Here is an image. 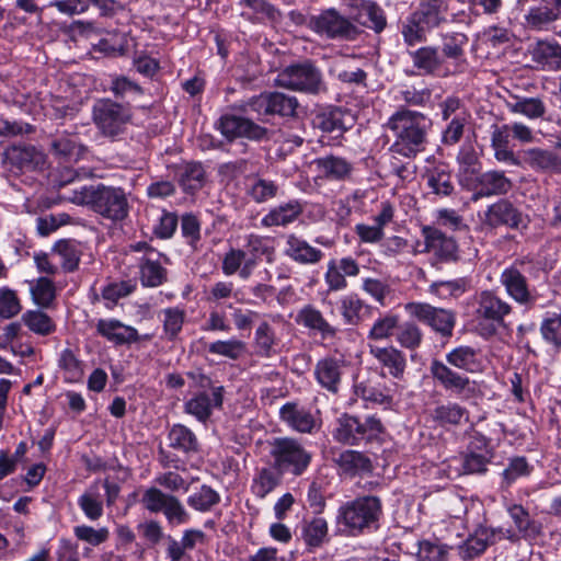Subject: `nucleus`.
Returning a JSON list of instances; mask_svg holds the SVG:
<instances>
[{
    "instance_id": "nucleus-41",
    "label": "nucleus",
    "mask_w": 561,
    "mask_h": 561,
    "mask_svg": "<svg viewBox=\"0 0 561 561\" xmlns=\"http://www.w3.org/2000/svg\"><path fill=\"white\" fill-rule=\"evenodd\" d=\"M508 514L513 519L518 534L517 540L522 537L525 539H535L541 533V525L529 517L528 512L522 506L514 504L508 507Z\"/></svg>"
},
{
    "instance_id": "nucleus-46",
    "label": "nucleus",
    "mask_w": 561,
    "mask_h": 561,
    "mask_svg": "<svg viewBox=\"0 0 561 561\" xmlns=\"http://www.w3.org/2000/svg\"><path fill=\"white\" fill-rule=\"evenodd\" d=\"M255 352L261 357H271L275 353V346L277 345V337L272 325L262 321L254 333L253 342Z\"/></svg>"
},
{
    "instance_id": "nucleus-54",
    "label": "nucleus",
    "mask_w": 561,
    "mask_h": 561,
    "mask_svg": "<svg viewBox=\"0 0 561 561\" xmlns=\"http://www.w3.org/2000/svg\"><path fill=\"white\" fill-rule=\"evenodd\" d=\"M208 353L236 360L245 352V343L237 339L218 340L207 346Z\"/></svg>"
},
{
    "instance_id": "nucleus-29",
    "label": "nucleus",
    "mask_w": 561,
    "mask_h": 561,
    "mask_svg": "<svg viewBox=\"0 0 561 561\" xmlns=\"http://www.w3.org/2000/svg\"><path fill=\"white\" fill-rule=\"evenodd\" d=\"M353 19L363 26L380 32L386 26V19L380 7L369 0H351Z\"/></svg>"
},
{
    "instance_id": "nucleus-10",
    "label": "nucleus",
    "mask_w": 561,
    "mask_h": 561,
    "mask_svg": "<svg viewBox=\"0 0 561 561\" xmlns=\"http://www.w3.org/2000/svg\"><path fill=\"white\" fill-rule=\"evenodd\" d=\"M407 312L419 321L431 327L443 336H450L456 324L454 311L437 308L426 302H409L405 305Z\"/></svg>"
},
{
    "instance_id": "nucleus-33",
    "label": "nucleus",
    "mask_w": 561,
    "mask_h": 561,
    "mask_svg": "<svg viewBox=\"0 0 561 561\" xmlns=\"http://www.w3.org/2000/svg\"><path fill=\"white\" fill-rule=\"evenodd\" d=\"M525 24L533 31H549L559 19V12L546 0L530 5L524 16Z\"/></svg>"
},
{
    "instance_id": "nucleus-61",
    "label": "nucleus",
    "mask_w": 561,
    "mask_h": 561,
    "mask_svg": "<svg viewBox=\"0 0 561 561\" xmlns=\"http://www.w3.org/2000/svg\"><path fill=\"white\" fill-rule=\"evenodd\" d=\"M245 262L247 257L243 250L231 248L222 257L221 271L226 276L238 274L242 279V270L244 268Z\"/></svg>"
},
{
    "instance_id": "nucleus-12",
    "label": "nucleus",
    "mask_w": 561,
    "mask_h": 561,
    "mask_svg": "<svg viewBox=\"0 0 561 561\" xmlns=\"http://www.w3.org/2000/svg\"><path fill=\"white\" fill-rule=\"evenodd\" d=\"M309 27L330 38L352 39L357 34L356 26L335 9H328L322 11L319 15L310 16Z\"/></svg>"
},
{
    "instance_id": "nucleus-36",
    "label": "nucleus",
    "mask_w": 561,
    "mask_h": 561,
    "mask_svg": "<svg viewBox=\"0 0 561 561\" xmlns=\"http://www.w3.org/2000/svg\"><path fill=\"white\" fill-rule=\"evenodd\" d=\"M345 118L346 114L341 108H327L317 113L312 123L316 128L337 138L347 129Z\"/></svg>"
},
{
    "instance_id": "nucleus-51",
    "label": "nucleus",
    "mask_w": 561,
    "mask_h": 561,
    "mask_svg": "<svg viewBox=\"0 0 561 561\" xmlns=\"http://www.w3.org/2000/svg\"><path fill=\"white\" fill-rule=\"evenodd\" d=\"M78 505L90 520H98L103 515V503L99 484L94 483L78 499Z\"/></svg>"
},
{
    "instance_id": "nucleus-3",
    "label": "nucleus",
    "mask_w": 561,
    "mask_h": 561,
    "mask_svg": "<svg viewBox=\"0 0 561 561\" xmlns=\"http://www.w3.org/2000/svg\"><path fill=\"white\" fill-rule=\"evenodd\" d=\"M382 504L378 496L362 495L340 505L335 524L340 534L357 537L379 529Z\"/></svg>"
},
{
    "instance_id": "nucleus-14",
    "label": "nucleus",
    "mask_w": 561,
    "mask_h": 561,
    "mask_svg": "<svg viewBox=\"0 0 561 561\" xmlns=\"http://www.w3.org/2000/svg\"><path fill=\"white\" fill-rule=\"evenodd\" d=\"M465 184L473 192L471 197L473 202L484 197L505 195L513 186L512 181L504 174V172L496 170L483 173L478 171L472 176V180H469V182Z\"/></svg>"
},
{
    "instance_id": "nucleus-38",
    "label": "nucleus",
    "mask_w": 561,
    "mask_h": 561,
    "mask_svg": "<svg viewBox=\"0 0 561 561\" xmlns=\"http://www.w3.org/2000/svg\"><path fill=\"white\" fill-rule=\"evenodd\" d=\"M51 255L58 259L64 272L70 273L78 268L82 247L75 240H60L54 245Z\"/></svg>"
},
{
    "instance_id": "nucleus-11",
    "label": "nucleus",
    "mask_w": 561,
    "mask_h": 561,
    "mask_svg": "<svg viewBox=\"0 0 561 561\" xmlns=\"http://www.w3.org/2000/svg\"><path fill=\"white\" fill-rule=\"evenodd\" d=\"M508 539L517 541V536L511 529L479 527L458 547L461 559L471 560L485 551L488 546L496 540Z\"/></svg>"
},
{
    "instance_id": "nucleus-13",
    "label": "nucleus",
    "mask_w": 561,
    "mask_h": 561,
    "mask_svg": "<svg viewBox=\"0 0 561 561\" xmlns=\"http://www.w3.org/2000/svg\"><path fill=\"white\" fill-rule=\"evenodd\" d=\"M421 234L424 239V248H415L413 253H431L437 262H451L457 260L458 247L454 238L447 237L443 231L433 226H423Z\"/></svg>"
},
{
    "instance_id": "nucleus-32",
    "label": "nucleus",
    "mask_w": 561,
    "mask_h": 561,
    "mask_svg": "<svg viewBox=\"0 0 561 561\" xmlns=\"http://www.w3.org/2000/svg\"><path fill=\"white\" fill-rule=\"evenodd\" d=\"M304 207L300 202L293 199L273 207L262 219L261 225L265 228L287 226L302 214Z\"/></svg>"
},
{
    "instance_id": "nucleus-6",
    "label": "nucleus",
    "mask_w": 561,
    "mask_h": 561,
    "mask_svg": "<svg viewBox=\"0 0 561 561\" xmlns=\"http://www.w3.org/2000/svg\"><path fill=\"white\" fill-rule=\"evenodd\" d=\"M382 424L376 416H368L364 422L351 415H343L337 421L333 437L346 445H359L376 439L382 432Z\"/></svg>"
},
{
    "instance_id": "nucleus-42",
    "label": "nucleus",
    "mask_w": 561,
    "mask_h": 561,
    "mask_svg": "<svg viewBox=\"0 0 561 561\" xmlns=\"http://www.w3.org/2000/svg\"><path fill=\"white\" fill-rule=\"evenodd\" d=\"M54 154L65 158L68 161L78 160L85 148L78 141L76 135L68 133L57 134L50 142Z\"/></svg>"
},
{
    "instance_id": "nucleus-7",
    "label": "nucleus",
    "mask_w": 561,
    "mask_h": 561,
    "mask_svg": "<svg viewBox=\"0 0 561 561\" xmlns=\"http://www.w3.org/2000/svg\"><path fill=\"white\" fill-rule=\"evenodd\" d=\"M141 503L150 513H163L171 526L183 525L191 519L190 513L176 496L164 493L156 486L148 488L144 492Z\"/></svg>"
},
{
    "instance_id": "nucleus-27",
    "label": "nucleus",
    "mask_w": 561,
    "mask_h": 561,
    "mask_svg": "<svg viewBox=\"0 0 561 561\" xmlns=\"http://www.w3.org/2000/svg\"><path fill=\"white\" fill-rule=\"evenodd\" d=\"M492 457L493 454L488 447L485 437H474L468 447V453L463 456V473L472 474L485 472L486 466L491 461Z\"/></svg>"
},
{
    "instance_id": "nucleus-63",
    "label": "nucleus",
    "mask_w": 561,
    "mask_h": 561,
    "mask_svg": "<svg viewBox=\"0 0 561 561\" xmlns=\"http://www.w3.org/2000/svg\"><path fill=\"white\" fill-rule=\"evenodd\" d=\"M540 333L548 344L561 348V312L545 319L540 325Z\"/></svg>"
},
{
    "instance_id": "nucleus-9",
    "label": "nucleus",
    "mask_w": 561,
    "mask_h": 561,
    "mask_svg": "<svg viewBox=\"0 0 561 561\" xmlns=\"http://www.w3.org/2000/svg\"><path fill=\"white\" fill-rule=\"evenodd\" d=\"M130 250L141 253L139 261V278L145 287H158L167 280V270L162 266L165 256L148 242L140 241L130 245Z\"/></svg>"
},
{
    "instance_id": "nucleus-55",
    "label": "nucleus",
    "mask_w": 561,
    "mask_h": 561,
    "mask_svg": "<svg viewBox=\"0 0 561 561\" xmlns=\"http://www.w3.org/2000/svg\"><path fill=\"white\" fill-rule=\"evenodd\" d=\"M59 367L64 370L65 380L68 382H77L83 377V364L70 348L60 353Z\"/></svg>"
},
{
    "instance_id": "nucleus-28",
    "label": "nucleus",
    "mask_w": 561,
    "mask_h": 561,
    "mask_svg": "<svg viewBox=\"0 0 561 561\" xmlns=\"http://www.w3.org/2000/svg\"><path fill=\"white\" fill-rule=\"evenodd\" d=\"M222 392L224 387H215L210 393L201 392L185 403L184 410L199 422H206L213 409L222 405Z\"/></svg>"
},
{
    "instance_id": "nucleus-56",
    "label": "nucleus",
    "mask_w": 561,
    "mask_h": 561,
    "mask_svg": "<svg viewBox=\"0 0 561 561\" xmlns=\"http://www.w3.org/2000/svg\"><path fill=\"white\" fill-rule=\"evenodd\" d=\"M432 415L434 421L442 425H458L462 422V420L468 419L466 409L457 403L438 405L435 408Z\"/></svg>"
},
{
    "instance_id": "nucleus-2",
    "label": "nucleus",
    "mask_w": 561,
    "mask_h": 561,
    "mask_svg": "<svg viewBox=\"0 0 561 561\" xmlns=\"http://www.w3.org/2000/svg\"><path fill=\"white\" fill-rule=\"evenodd\" d=\"M62 197L75 205L88 206L94 213L112 221L125 219L129 210L125 191L116 186L82 185L68 190Z\"/></svg>"
},
{
    "instance_id": "nucleus-39",
    "label": "nucleus",
    "mask_w": 561,
    "mask_h": 561,
    "mask_svg": "<svg viewBox=\"0 0 561 561\" xmlns=\"http://www.w3.org/2000/svg\"><path fill=\"white\" fill-rule=\"evenodd\" d=\"M297 322L319 332L322 339H331L336 334V329L324 319L320 310L311 305H307L299 310Z\"/></svg>"
},
{
    "instance_id": "nucleus-62",
    "label": "nucleus",
    "mask_w": 561,
    "mask_h": 561,
    "mask_svg": "<svg viewBox=\"0 0 561 561\" xmlns=\"http://www.w3.org/2000/svg\"><path fill=\"white\" fill-rule=\"evenodd\" d=\"M31 294L36 305L48 307L55 299V286L50 279L39 277L36 283L31 286Z\"/></svg>"
},
{
    "instance_id": "nucleus-58",
    "label": "nucleus",
    "mask_w": 561,
    "mask_h": 561,
    "mask_svg": "<svg viewBox=\"0 0 561 561\" xmlns=\"http://www.w3.org/2000/svg\"><path fill=\"white\" fill-rule=\"evenodd\" d=\"M205 180V172L199 163H187L180 173V184L186 192L199 190Z\"/></svg>"
},
{
    "instance_id": "nucleus-40",
    "label": "nucleus",
    "mask_w": 561,
    "mask_h": 561,
    "mask_svg": "<svg viewBox=\"0 0 561 561\" xmlns=\"http://www.w3.org/2000/svg\"><path fill=\"white\" fill-rule=\"evenodd\" d=\"M525 161L534 170L561 173V158L554 152L531 148L525 151Z\"/></svg>"
},
{
    "instance_id": "nucleus-16",
    "label": "nucleus",
    "mask_w": 561,
    "mask_h": 561,
    "mask_svg": "<svg viewBox=\"0 0 561 561\" xmlns=\"http://www.w3.org/2000/svg\"><path fill=\"white\" fill-rule=\"evenodd\" d=\"M217 128L228 140L236 138L261 140L267 133L266 128L255 124L251 119L232 114L222 115L217 123Z\"/></svg>"
},
{
    "instance_id": "nucleus-60",
    "label": "nucleus",
    "mask_w": 561,
    "mask_h": 561,
    "mask_svg": "<svg viewBox=\"0 0 561 561\" xmlns=\"http://www.w3.org/2000/svg\"><path fill=\"white\" fill-rule=\"evenodd\" d=\"M336 462L346 471H368L370 460L359 451L345 450L339 455Z\"/></svg>"
},
{
    "instance_id": "nucleus-50",
    "label": "nucleus",
    "mask_w": 561,
    "mask_h": 561,
    "mask_svg": "<svg viewBox=\"0 0 561 561\" xmlns=\"http://www.w3.org/2000/svg\"><path fill=\"white\" fill-rule=\"evenodd\" d=\"M159 318L163 324L165 339L174 341L182 331L185 321V311L178 307H170L161 310Z\"/></svg>"
},
{
    "instance_id": "nucleus-43",
    "label": "nucleus",
    "mask_w": 561,
    "mask_h": 561,
    "mask_svg": "<svg viewBox=\"0 0 561 561\" xmlns=\"http://www.w3.org/2000/svg\"><path fill=\"white\" fill-rule=\"evenodd\" d=\"M449 365L469 373L481 370V362L478 359V351L471 346L462 345L446 354Z\"/></svg>"
},
{
    "instance_id": "nucleus-48",
    "label": "nucleus",
    "mask_w": 561,
    "mask_h": 561,
    "mask_svg": "<svg viewBox=\"0 0 561 561\" xmlns=\"http://www.w3.org/2000/svg\"><path fill=\"white\" fill-rule=\"evenodd\" d=\"M328 523L322 517H313L302 526L301 536L305 543L313 549L319 548L328 540Z\"/></svg>"
},
{
    "instance_id": "nucleus-15",
    "label": "nucleus",
    "mask_w": 561,
    "mask_h": 561,
    "mask_svg": "<svg viewBox=\"0 0 561 561\" xmlns=\"http://www.w3.org/2000/svg\"><path fill=\"white\" fill-rule=\"evenodd\" d=\"M414 68L417 69L419 75L434 76L445 78L456 73L458 65L455 64L451 68L444 59L437 47L424 46L410 53Z\"/></svg>"
},
{
    "instance_id": "nucleus-45",
    "label": "nucleus",
    "mask_w": 561,
    "mask_h": 561,
    "mask_svg": "<svg viewBox=\"0 0 561 561\" xmlns=\"http://www.w3.org/2000/svg\"><path fill=\"white\" fill-rule=\"evenodd\" d=\"M459 176L461 182L467 183L480 171L479 156L471 144H463L457 154Z\"/></svg>"
},
{
    "instance_id": "nucleus-47",
    "label": "nucleus",
    "mask_w": 561,
    "mask_h": 561,
    "mask_svg": "<svg viewBox=\"0 0 561 561\" xmlns=\"http://www.w3.org/2000/svg\"><path fill=\"white\" fill-rule=\"evenodd\" d=\"M468 280L463 277H460L450 280L433 282L428 286L427 293L439 299H450L460 297L468 290Z\"/></svg>"
},
{
    "instance_id": "nucleus-5",
    "label": "nucleus",
    "mask_w": 561,
    "mask_h": 561,
    "mask_svg": "<svg viewBox=\"0 0 561 561\" xmlns=\"http://www.w3.org/2000/svg\"><path fill=\"white\" fill-rule=\"evenodd\" d=\"M93 122L104 136L116 137L124 133L131 119L130 108L110 99H102L93 105Z\"/></svg>"
},
{
    "instance_id": "nucleus-30",
    "label": "nucleus",
    "mask_w": 561,
    "mask_h": 561,
    "mask_svg": "<svg viewBox=\"0 0 561 561\" xmlns=\"http://www.w3.org/2000/svg\"><path fill=\"white\" fill-rule=\"evenodd\" d=\"M280 419L299 433L311 434L318 427L312 413L296 403H286L279 410Z\"/></svg>"
},
{
    "instance_id": "nucleus-34",
    "label": "nucleus",
    "mask_w": 561,
    "mask_h": 561,
    "mask_svg": "<svg viewBox=\"0 0 561 561\" xmlns=\"http://www.w3.org/2000/svg\"><path fill=\"white\" fill-rule=\"evenodd\" d=\"M285 254L299 264H316L323 257V252L307 241L289 234L286 240Z\"/></svg>"
},
{
    "instance_id": "nucleus-64",
    "label": "nucleus",
    "mask_w": 561,
    "mask_h": 561,
    "mask_svg": "<svg viewBox=\"0 0 561 561\" xmlns=\"http://www.w3.org/2000/svg\"><path fill=\"white\" fill-rule=\"evenodd\" d=\"M21 302L13 289L8 287L0 288V317L11 319L21 311Z\"/></svg>"
},
{
    "instance_id": "nucleus-31",
    "label": "nucleus",
    "mask_w": 561,
    "mask_h": 561,
    "mask_svg": "<svg viewBox=\"0 0 561 561\" xmlns=\"http://www.w3.org/2000/svg\"><path fill=\"white\" fill-rule=\"evenodd\" d=\"M369 353L382 368L388 369L393 378H402L407 367V360L399 350L393 346L381 347L370 345Z\"/></svg>"
},
{
    "instance_id": "nucleus-25",
    "label": "nucleus",
    "mask_w": 561,
    "mask_h": 561,
    "mask_svg": "<svg viewBox=\"0 0 561 561\" xmlns=\"http://www.w3.org/2000/svg\"><path fill=\"white\" fill-rule=\"evenodd\" d=\"M345 359L340 356H327L319 359L314 366V378L317 382L329 392L336 393L340 389Z\"/></svg>"
},
{
    "instance_id": "nucleus-21",
    "label": "nucleus",
    "mask_w": 561,
    "mask_h": 561,
    "mask_svg": "<svg viewBox=\"0 0 561 561\" xmlns=\"http://www.w3.org/2000/svg\"><path fill=\"white\" fill-rule=\"evenodd\" d=\"M243 253L245 254L247 262L242 270V279H248L261 259L264 256L268 262L273 261L275 249L272 240L268 237L250 233L244 237Z\"/></svg>"
},
{
    "instance_id": "nucleus-18",
    "label": "nucleus",
    "mask_w": 561,
    "mask_h": 561,
    "mask_svg": "<svg viewBox=\"0 0 561 561\" xmlns=\"http://www.w3.org/2000/svg\"><path fill=\"white\" fill-rule=\"evenodd\" d=\"M433 378L447 391L469 397L476 391V382L439 360H433L430 367Z\"/></svg>"
},
{
    "instance_id": "nucleus-4",
    "label": "nucleus",
    "mask_w": 561,
    "mask_h": 561,
    "mask_svg": "<svg viewBox=\"0 0 561 561\" xmlns=\"http://www.w3.org/2000/svg\"><path fill=\"white\" fill-rule=\"evenodd\" d=\"M275 469L300 476L311 461V454L295 438L277 437L271 443L270 451Z\"/></svg>"
},
{
    "instance_id": "nucleus-35",
    "label": "nucleus",
    "mask_w": 561,
    "mask_h": 561,
    "mask_svg": "<svg viewBox=\"0 0 561 561\" xmlns=\"http://www.w3.org/2000/svg\"><path fill=\"white\" fill-rule=\"evenodd\" d=\"M505 105L510 113L523 115L533 121L542 118L547 112L546 104L540 98L512 95L505 101Z\"/></svg>"
},
{
    "instance_id": "nucleus-20",
    "label": "nucleus",
    "mask_w": 561,
    "mask_h": 561,
    "mask_svg": "<svg viewBox=\"0 0 561 561\" xmlns=\"http://www.w3.org/2000/svg\"><path fill=\"white\" fill-rule=\"evenodd\" d=\"M397 389V383L388 387L385 383L367 379L355 383L354 393L364 401L367 408L381 407L389 409L392 407L393 394Z\"/></svg>"
},
{
    "instance_id": "nucleus-44",
    "label": "nucleus",
    "mask_w": 561,
    "mask_h": 561,
    "mask_svg": "<svg viewBox=\"0 0 561 561\" xmlns=\"http://www.w3.org/2000/svg\"><path fill=\"white\" fill-rule=\"evenodd\" d=\"M282 474L283 472H279L275 467L260 469L252 481V493L260 499H264L280 484Z\"/></svg>"
},
{
    "instance_id": "nucleus-8",
    "label": "nucleus",
    "mask_w": 561,
    "mask_h": 561,
    "mask_svg": "<svg viewBox=\"0 0 561 561\" xmlns=\"http://www.w3.org/2000/svg\"><path fill=\"white\" fill-rule=\"evenodd\" d=\"M278 83L287 89L310 94L325 90L321 72L308 61L285 68L278 75Z\"/></svg>"
},
{
    "instance_id": "nucleus-59",
    "label": "nucleus",
    "mask_w": 561,
    "mask_h": 561,
    "mask_svg": "<svg viewBox=\"0 0 561 561\" xmlns=\"http://www.w3.org/2000/svg\"><path fill=\"white\" fill-rule=\"evenodd\" d=\"M271 115L294 116L298 106L295 96L280 92L270 93Z\"/></svg>"
},
{
    "instance_id": "nucleus-17",
    "label": "nucleus",
    "mask_w": 561,
    "mask_h": 561,
    "mask_svg": "<svg viewBox=\"0 0 561 561\" xmlns=\"http://www.w3.org/2000/svg\"><path fill=\"white\" fill-rule=\"evenodd\" d=\"M3 163L11 172L33 171L44 168L46 157L34 146H12L4 151Z\"/></svg>"
},
{
    "instance_id": "nucleus-24",
    "label": "nucleus",
    "mask_w": 561,
    "mask_h": 561,
    "mask_svg": "<svg viewBox=\"0 0 561 561\" xmlns=\"http://www.w3.org/2000/svg\"><path fill=\"white\" fill-rule=\"evenodd\" d=\"M482 222L489 228L505 226L517 229L523 222V216L512 202L502 198L486 208Z\"/></svg>"
},
{
    "instance_id": "nucleus-37",
    "label": "nucleus",
    "mask_w": 561,
    "mask_h": 561,
    "mask_svg": "<svg viewBox=\"0 0 561 561\" xmlns=\"http://www.w3.org/2000/svg\"><path fill=\"white\" fill-rule=\"evenodd\" d=\"M533 60L545 70L561 69V45L557 42L539 41L533 49Z\"/></svg>"
},
{
    "instance_id": "nucleus-49",
    "label": "nucleus",
    "mask_w": 561,
    "mask_h": 561,
    "mask_svg": "<svg viewBox=\"0 0 561 561\" xmlns=\"http://www.w3.org/2000/svg\"><path fill=\"white\" fill-rule=\"evenodd\" d=\"M170 446L183 453H194L198 449L195 434L185 425L174 424L169 433Z\"/></svg>"
},
{
    "instance_id": "nucleus-26",
    "label": "nucleus",
    "mask_w": 561,
    "mask_h": 561,
    "mask_svg": "<svg viewBox=\"0 0 561 561\" xmlns=\"http://www.w3.org/2000/svg\"><path fill=\"white\" fill-rule=\"evenodd\" d=\"M500 283L504 286L506 294L517 304L524 306L535 304L536 297L528 286L527 278L516 265L503 270Z\"/></svg>"
},
{
    "instance_id": "nucleus-57",
    "label": "nucleus",
    "mask_w": 561,
    "mask_h": 561,
    "mask_svg": "<svg viewBox=\"0 0 561 561\" xmlns=\"http://www.w3.org/2000/svg\"><path fill=\"white\" fill-rule=\"evenodd\" d=\"M278 185L266 179L256 178L248 186L249 196L256 203H265L277 195Z\"/></svg>"
},
{
    "instance_id": "nucleus-52",
    "label": "nucleus",
    "mask_w": 561,
    "mask_h": 561,
    "mask_svg": "<svg viewBox=\"0 0 561 561\" xmlns=\"http://www.w3.org/2000/svg\"><path fill=\"white\" fill-rule=\"evenodd\" d=\"M186 502L193 510L205 513L220 502V495L209 485L203 484L197 491L188 495Z\"/></svg>"
},
{
    "instance_id": "nucleus-22",
    "label": "nucleus",
    "mask_w": 561,
    "mask_h": 561,
    "mask_svg": "<svg viewBox=\"0 0 561 561\" xmlns=\"http://www.w3.org/2000/svg\"><path fill=\"white\" fill-rule=\"evenodd\" d=\"M317 178L328 182H343L352 179L354 163L334 154H325L313 160Z\"/></svg>"
},
{
    "instance_id": "nucleus-53",
    "label": "nucleus",
    "mask_w": 561,
    "mask_h": 561,
    "mask_svg": "<svg viewBox=\"0 0 561 561\" xmlns=\"http://www.w3.org/2000/svg\"><path fill=\"white\" fill-rule=\"evenodd\" d=\"M22 321L32 332L38 335H49L56 330L53 319L39 310L26 311L22 317Z\"/></svg>"
},
{
    "instance_id": "nucleus-19",
    "label": "nucleus",
    "mask_w": 561,
    "mask_h": 561,
    "mask_svg": "<svg viewBox=\"0 0 561 561\" xmlns=\"http://www.w3.org/2000/svg\"><path fill=\"white\" fill-rule=\"evenodd\" d=\"M476 317L478 320H484L491 323L492 330L495 325H501L504 318L512 311V307L494 293L484 290L477 298Z\"/></svg>"
},
{
    "instance_id": "nucleus-23",
    "label": "nucleus",
    "mask_w": 561,
    "mask_h": 561,
    "mask_svg": "<svg viewBox=\"0 0 561 561\" xmlns=\"http://www.w3.org/2000/svg\"><path fill=\"white\" fill-rule=\"evenodd\" d=\"M95 329L99 335L106 339L114 345H125L137 343L141 340H150L151 335L140 336L138 331L130 325L121 322L117 319H99Z\"/></svg>"
},
{
    "instance_id": "nucleus-1",
    "label": "nucleus",
    "mask_w": 561,
    "mask_h": 561,
    "mask_svg": "<svg viewBox=\"0 0 561 561\" xmlns=\"http://www.w3.org/2000/svg\"><path fill=\"white\" fill-rule=\"evenodd\" d=\"M431 126V119L424 114L407 108L398 110L385 124L394 137L391 150L405 158L415 157L424 150Z\"/></svg>"
}]
</instances>
